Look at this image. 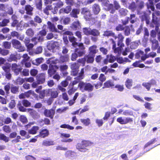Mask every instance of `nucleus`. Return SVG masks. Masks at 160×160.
Returning <instances> with one entry per match:
<instances>
[{"label": "nucleus", "mask_w": 160, "mask_h": 160, "mask_svg": "<svg viewBox=\"0 0 160 160\" xmlns=\"http://www.w3.org/2000/svg\"><path fill=\"white\" fill-rule=\"evenodd\" d=\"M11 36L16 37L17 39L21 41H23L24 38V35H21L18 32L16 31H13L11 32Z\"/></svg>", "instance_id": "393cba45"}, {"label": "nucleus", "mask_w": 160, "mask_h": 160, "mask_svg": "<svg viewBox=\"0 0 160 160\" xmlns=\"http://www.w3.org/2000/svg\"><path fill=\"white\" fill-rule=\"evenodd\" d=\"M23 105L25 107H30L31 105V103L28 100L26 99L23 100L22 101V103Z\"/></svg>", "instance_id": "338daca9"}, {"label": "nucleus", "mask_w": 160, "mask_h": 160, "mask_svg": "<svg viewBox=\"0 0 160 160\" xmlns=\"http://www.w3.org/2000/svg\"><path fill=\"white\" fill-rule=\"evenodd\" d=\"M136 4L137 8L138 9H142L144 7V3L143 1L137 0L136 1Z\"/></svg>", "instance_id": "ea45409f"}, {"label": "nucleus", "mask_w": 160, "mask_h": 160, "mask_svg": "<svg viewBox=\"0 0 160 160\" xmlns=\"http://www.w3.org/2000/svg\"><path fill=\"white\" fill-rule=\"evenodd\" d=\"M100 32L98 30L95 28L91 29L90 35H92L94 37H98L99 36Z\"/></svg>", "instance_id": "79ce46f5"}, {"label": "nucleus", "mask_w": 160, "mask_h": 160, "mask_svg": "<svg viewBox=\"0 0 160 160\" xmlns=\"http://www.w3.org/2000/svg\"><path fill=\"white\" fill-rule=\"evenodd\" d=\"M42 144L44 146H49L54 145V142L53 141L51 140L46 139L43 141Z\"/></svg>", "instance_id": "58836bf2"}, {"label": "nucleus", "mask_w": 160, "mask_h": 160, "mask_svg": "<svg viewBox=\"0 0 160 160\" xmlns=\"http://www.w3.org/2000/svg\"><path fill=\"white\" fill-rule=\"evenodd\" d=\"M26 33L28 36L32 37L34 35V32L32 28H29L26 31Z\"/></svg>", "instance_id": "864d4df0"}, {"label": "nucleus", "mask_w": 160, "mask_h": 160, "mask_svg": "<svg viewBox=\"0 0 160 160\" xmlns=\"http://www.w3.org/2000/svg\"><path fill=\"white\" fill-rule=\"evenodd\" d=\"M118 12L120 16H125L127 15L128 11L124 8H121L118 10Z\"/></svg>", "instance_id": "de8ad7c7"}, {"label": "nucleus", "mask_w": 160, "mask_h": 160, "mask_svg": "<svg viewBox=\"0 0 160 160\" xmlns=\"http://www.w3.org/2000/svg\"><path fill=\"white\" fill-rule=\"evenodd\" d=\"M49 67V68L48 70V77H51L56 73L57 69L59 68V67L57 65H53L50 64Z\"/></svg>", "instance_id": "1a4fd4ad"}, {"label": "nucleus", "mask_w": 160, "mask_h": 160, "mask_svg": "<svg viewBox=\"0 0 160 160\" xmlns=\"http://www.w3.org/2000/svg\"><path fill=\"white\" fill-rule=\"evenodd\" d=\"M25 10L26 11V13L27 14L32 16L33 15L32 11L33 8L30 5H27L25 7Z\"/></svg>", "instance_id": "cd10ccee"}, {"label": "nucleus", "mask_w": 160, "mask_h": 160, "mask_svg": "<svg viewBox=\"0 0 160 160\" xmlns=\"http://www.w3.org/2000/svg\"><path fill=\"white\" fill-rule=\"evenodd\" d=\"M112 42L113 44L112 49L113 50L114 52L116 54H120L121 53L122 48L123 47H121L120 45L118 46L119 47L116 48V42L113 39H111Z\"/></svg>", "instance_id": "2eb2a0df"}, {"label": "nucleus", "mask_w": 160, "mask_h": 160, "mask_svg": "<svg viewBox=\"0 0 160 160\" xmlns=\"http://www.w3.org/2000/svg\"><path fill=\"white\" fill-rule=\"evenodd\" d=\"M11 68V63L6 62L4 65L2 67V68L5 72L10 71V68Z\"/></svg>", "instance_id": "4c0bfd02"}, {"label": "nucleus", "mask_w": 160, "mask_h": 160, "mask_svg": "<svg viewBox=\"0 0 160 160\" xmlns=\"http://www.w3.org/2000/svg\"><path fill=\"white\" fill-rule=\"evenodd\" d=\"M69 59V56L68 54L64 55H61L60 57L59 61L61 63H63L66 62L68 61Z\"/></svg>", "instance_id": "e433bc0d"}, {"label": "nucleus", "mask_w": 160, "mask_h": 160, "mask_svg": "<svg viewBox=\"0 0 160 160\" xmlns=\"http://www.w3.org/2000/svg\"><path fill=\"white\" fill-rule=\"evenodd\" d=\"M80 122L84 126H88L91 124V121L88 118L81 119Z\"/></svg>", "instance_id": "2f4dec72"}, {"label": "nucleus", "mask_w": 160, "mask_h": 160, "mask_svg": "<svg viewBox=\"0 0 160 160\" xmlns=\"http://www.w3.org/2000/svg\"><path fill=\"white\" fill-rule=\"evenodd\" d=\"M17 107L19 111L22 112H25L26 111L27 109L23 106H22V103L20 102H19L17 104Z\"/></svg>", "instance_id": "6e6d98bb"}, {"label": "nucleus", "mask_w": 160, "mask_h": 160, "mask_svg": "<svg viewBox=\"0 0 160 160\" xmlns=\"http://www.w3.org/2000/svg\"><path fill=\"white\" fill-rule=\"evenodd\" d=\"M39 129V128L38 126H33L30 129L28 130V133L31 134H35L37 133Z\"/></svg>", "instance_id": "c756f323"}, {"label": "nucleus", "mask_w": 160, "mask_h": 160, "mask_svg": "<svg viewBox=\"0 0 160 160\" xmlns=\"http://www.w3.org/2000/svg\"><path fill=\"white\" fill-rule=\"evenodd\" d=\"M135 17L136 15L133 14H130L129 17H126L125 20H121L122 24L124 26L126 25L129 23V21L132 24L134 23L136 21L133 19V18H135Z\"/></svg>", "instance_id": "423d86ee"}, {"label": "nucleus", "mask_w": 160, "mask_h": 160, "mask_svg": "<svg viewBox=\"0 0 160 160\" xmlns=\"http://www.w3.org/2000/svg\"><path fill=\"white\" fill-rule=\"evenodd\" d=\"M10 21L8 19H3L2 22H0V27H5L7 25V24Z\"/></svg>", "instance_id": "052dcab7"}, {"label": "nucleus", "mask_w": 160, "mask_h": 160, "mask_svg": "<svg viewBox=\"0 0 160 160\" xmlns=\"http://www.w3.org/2000/svg\"><path fill=\"white\" fill-rule=\"evenodd\" d=\"M48 28L52 32H58L57 28H56L54 24L50 21L48 22L47 23Z\"/></svg>", "instance_id": "a878e982"}, {"label": "nucleus", "mask_w": 160, "mask_h": 160, "mask_svg": "<svg viewBox=\"0 0 160 160\" xmlns=\"http://www.w3.org/2000/svg\"><path fill=\"white\" fill-rule=\"evenodd\" d=\"M9 53V50L0 48V54H1L2 56H7L8 54Z\"/></svg>", "instance_id": "5fc2aeb1"}, {"label": "nucleus", "mask_w": 160, "mask_h": 160, "mask_svg": "<svg viewBox=\"0 0 160 160\" xmlns=\"http://www.w3.org/2000/svg\"><path fill=\"white\" fill-rule=\"evenodd\" d=\"M152 42V49L153 50H155L159 46V44L158 41L156 39H153L152 40H151Z\"/></svg>", "instance_id": "c9c22d12"}, {"label": "nucleus", "mask_w": 160, "mask_h": 160, "mask_svg": "<svg viewBox=\"0 0 160 160\" xmlns=\"http://www.w3.org/2000/svg\"><path fill=\"white\" fill-rule=\"evenodd\" d=\"M11 70L16 75H18L20 72H21L22 68L16 63L11 64Z\"/></svg>", "instance_id": "0eeeda50"}, {"label": "nucleus", "mask_w": 160, "mask_h": 160, "mask_svg": "<svg viewBox=\"0 0 160 160\" xmlns=\"http://www.w3.org/2000/svg\"><path fill=\"white\" fill-rule=\"evenodd\" d=\"M113 38L115 40L117 39V41L118 46L120 45L121 47H124V44L123 42L124 38L121 33H118L117 36L115 34L114 37Z\"/></svg>", "instance_id": "6e6552de"}, {"label": "nucleus", "mask_w": 160, "mask_h": 160, "mask_svg": "<svg viewBox=\"0 0 160 160\" xmlns=\"http://www.w3.org/2000/svg\"><path fill=\"white\" fill-rule=\"evenodd\" d=\"M140 18L142 21H145L147 24L148 25L150 23V18L146 13H145L142 15Z\"/></svg>", "instance_id": "7c9ffc66"}, {"label": "nucleus", "mask_w": 160, "mask_h": 160, "mask_svg": "<svg viewBox=\"0 0 160 160\" xmlns=\"http://www.w3.org/2000/svg\"><path fill=\"white\" fill-rule=\"evenodd\" d=\"M36 80L38 84L43 83L46 80V74L43 73L39 74L36 76Z\"/></svg>", "instance_id": "ddd939ff"}, {"label": "nucleus", "mask_w": 160, "mask_h": 160, "mask_svg": "<svg viewBox=\"0 0 160 160\" xmlns=\"http://www.w3.org/2000/svg\"><path fill=\"white\" fill-rule=\"evenodd\" d=\"M0 140H2L7 142H8L9 138L7 137L3 134H0Z\"/></svg>", "instance_id": "0e129e2a"}, {"label": "nucleus", "mask_w": 160, "mask_h": 160, "mask_svg": "<svg viewBox=\"0 0 160 160\" xmlns=\"http://www.w3.org/2000/svg\"><path fill=\"white\" fill-rule=\"evenodd\" d=\"M104 85L105 88H114V82L111 80H108L104 83Z\"/></svg>", "instance_id": "72a5a7b5"}, {"label": "nucleus", "mask_w": 160, "mask_h": 160, "mask_svg": "<svg viewBox=\"0 0 160 160\" xmlns=\"http://www.w3.org/2000/svg\"><path fill=\"white\" fill-rule=\"evenodd\" d=\"M92 11L94 14L98 15L100 12L101 9L99 5L97 3H94L92 6Z\"/></svg>", "instance_id": "412c9836"}, {"label": "nucleus", "mask_w": 160, "mask_h": 160, "mask_svg": "<svg viewBox=\"0 0 160 160\" xmlns=\"http://www.w3.org/2000/svg\"><path fill=\"white\" fill-rule=\"evenodd\" d=\"M3 47L6 49H9L11 48V43L10 42L5 41L2 43Z\"/></svg>", "instance_id": "13d9d810"}, {"label": "nucleus", "mask_w": 160, "mask_h": 160, "mask_svg": "<svg viewBox=\"0 0 160 160\" xmlns=\"http://www.w3.org/2000/svg\"><path fill=\"white\" fill-rule=\"evenodd\" d=\"M47 33V31L45 29L40 31L38 34V41H42L43 40V37L46 35Z\"/></svg>", "instance_id": "5701e85b"}, {"label": "nucleus", "mask_w": 160, "mask_h": 160, "mask_svg": "<svg viewBox=\"0 0 160 160\" xmlns=\"http://www.w3.org/2000/svg\"><path fill=\"white\" fill-rule=\"evenodd\" d=\"M80 12L79 8H73L70 13V16L73 18H77L78 17V15L79 14Z\"/></svg>", "instance_id": "bb28decb"}, {"label": "nucleus", "mask_w": 160, "mask_h": 160, "mask_svg": "<svg viewBox=\"0 0 160 160\" xmlns=\"http://www.w3.org/2000/svg\"><path fill=\"white\" fill-rule=\"evenodd\" d=\"M81 13L83 15L84 18L86 21H90L93 19L92 14L91 10L87 7L82 8Z\"/></svg>", "instance_id": "7ed1b4c3"}, {"label": "nucleus", "mask_w": 160, "mask_h": 160, "mask_svg": "<svg viewBox=\"0 0 160 160\" xmlns=\"http://www.w3.org/2000/svg\"><path fill=\"white\" fill-rule=\"evenodd\" d=\"M78 83V88L82 92L85 91L91 92L93 90L94 87L90 82H84L81 81Z\"/></svg>", "instance_id": "f03ea898"}, {"label": "nucleus", "mask_w": 160, "mask_h": 160, "mask_svg": "<svg viewBox=\"0 0 160 160\" xmlns=\"http://www.w3.org/2000/svg\"><path fill=\"white\" fill-rule=\"evenodd\" d=\"M60 128H61L67 129L69 130H72L74 128V127L71 126L68 124H63L60 126Z\"/></svg>", "instance_id": "09e8293b"}, {"label": "nucleus", "mask_w": 160, "mask_h": 160, "mask_svg": "<svg viewBox=\"0 0 160 160\" xmlns=\"http://www.w3.org/2000/svg\"><path fill=\"white\" fill-rule=\"evenodd\" d=\"M124 34L125 36H128L130 34L131 30L129 26H127L124 27Z\"/></svg>", "instance_id": "bf43d9fd"}, {"label": "nucleus", "mask_w": 160, "mask_h": 160, "mask_svg": "<svg viewBox=\"0 0 160 160\" xmlns=\"http://www.w3.org/2000/svg\"><path fill=\"white\" fill-rule=\"evenodd\" d=\"M47 48L48 50H53L54 49L58 48L59 47L57 42L51 41L48 43Z\"/></svg>", "instance_id": "a211bd4d"}, {"label": "nucleus", "mask_w": 160, "mask_h": 160, "mask_svg": "<svg viewBox=\"0 0 160 160\" xmlns=\"http://www.w3.org/2000/svg\"><path fill=\"white\" fill-rule=\"evenodd\" d=\"M49 134V131L47 128L42 129L39 130V133L35 137L44 138L48 137Z\"/></svg>", "instance_id": "9b49d317"}, {"label": "nucleus", "mask_w": 160, "mask_h": 160, "mask_svg": "<svg viewBox=\"0 0 160 160\" xmlns=\"http://www.w3.org/2000/svg\"><path fill=\"white\" fill-rule=\"evenodd\" d=\"M115 33L112 31L106 30L104 32L103 36L105 37L112 36L113 37H114Z\"/></svg>", "instance_id": "49530a36"}, {"label": "nucleus", "mask_w": 160, "mask_h": 160, "mask_svg": "<svg viewBox=\"0 0 160 160\" xmlns=\"http://www.w3.org/2000/svg\"><path fill=\"white\" fill-rule=\"evenodd\" d=\"M138 46V43L137 41L132 42L130 43V48L132 49H136Z\"/></svg>", "instance_id": "4d7b16f0"}, {"label": "nucleus", "mask_w": 160, "mask_h": 160, "mask_svg": "<svg viewBox=\"0 0 160 160\" xmlns=\"http://www.w3.org/2000/svg\"><path fill=\"white\" fill-rule=\"evenodd\" d=\"M69 41L72 43V45L74 47H77L78 45L77 39L73 36H71L68 37Z\"/></svg>", "instance_id": "f704fd0d"}, {"label": "nucleus", "mask_w": 160, "mask_h": 160, "mask_svg": "<svg viewBox=\"0 0 160 160\" xmlns=\"http://www.w3.org/2000/svg\"><path fill=\"white\" fill-rule=\"evenodd\" d=\"M91 142L87 140H83L81 143H78L76 145V148L80 151H82L81 150L86 149V148L91 146Z\"/></svg>", "instance_id": "39448f33"}, {"label": "nucleus", "mask_w": 160, "mask_h": 160, "mask_svg": "<svg viewBox=\"0 0 160 160\" xmlns=\"http://www.w3.org/2000/svg\"><path fill=\"white\" fill-rule=\"evenodd\" d=\"M95 57L89 53L85 55L84 57L86 63L87 64H92L94 62Z\"/></svg>", "instance_id": "f3484780"}, {"label": "nucleus", "mask_w": 160, "mask_h": 160, "mask_svg": "<svg viewBox=\"0 0 160 160\" xmlns=\"http://www.w3.org/2000/svg\"><path fill=\"white\" fill-rule=\"evenodd\" d=\"M84 68H82L80 72L78 73V75L75 77L74 78V80L70 83L69 87L70 88L68 91V93L69 95H72L77 90V88H74V86L78 83L84 78Z\"/></svg>", "instance_id": "f257e3e1"}, {"label": "nucleus", "mask_w": 160, "mask_h": 160, "mask_svg": "<svg viewBox=\"0 0 160 160\" xmlns=\"http://www.w3.org/2000/svg\"><path fill=\"white\" fill-rule=\"evenodd\" d=\"M19 89L18 86H15L13 85H12L10 88L11 92L13 94L18 93L19 91Z\"/></svg>", "instance_id": "c03bdc74"}, {"label": "nucleus", "mask_w": 160, "mask_h": 160, "mask_svg": "<svg viewBox=\"0 0 160 160\" xmlns=\"http://www.w3.org/2000/svg\"><path fill=\"white\" fill-rule=\"evenodd\" d=\"M20 58V57L18 56L17 54H11L7 59V61L9 62H17L18 60H19Z\"/></svg>", "instance_id": "aec40b11"}, {"label": "nucleus", "mask_w": 160, "mask_h": 160, "mask_svg": "<svg viewBox=\"0 0 160 160\" xmlns=\"http://www.w3.org/2000/svg\"><path fill=\"white\" fill-rule=\"evenodd\" d=\"M117 121L121 124H125L133 122V119L129 117H125L123 118L122 117L117 118Z\"/></svg>", "instance_id": "9d476101"}, {"label": "nucleus", "mask_w": 160, "mask_h": 160, "mask_svg": "<svg viewBox=\"0 0 160 160\" xmlns=\"http://www.w3.org/2000/svg\"><path fill=\"white\" fill-rule=\"evenodd\" d=\"M97 47L96 45H93L90 46L88 48V53L95 56L96 54L98 52V50L97 49Z\"/></svg>", "instance_id": "4be33fe9"}, {"label": "nucleus", "mask_w": 160, "mask_h": 160, "mask_svg": "<svg viewBox=\"0 0 160 160\" xmlns=\"http://www.w3.org/2000/svg\"><path fill=\"white\" fill-rule=\"evenodd\" d=\"M128 8L131 10L132 11H134L137 8L136 3L134 2H132L129 4Z\"/></svg>", "instance_id": "603ef678"}, {"label": "nucleus", "mask_w": 160, "mask_h": 160, "mask_svg": "<svg viewBox=\"0 0 160 160\" xmlns=\"http://www.w3.org/2000/svg\"><path fill=\"white\" fill-rule=\"evenodd\" d=\"M48 96L50 95L51 98H54L58 97V92L54 90V89L49 88L48 89Z\"/></svg>", "instance_id": "6ab92c4d"}, {"label": "nucleus", "mask_w": 160, "mask_h": 160, "mask_svg": "<svg viewBox=\"0 0 160 160\" xmlns=\"http://www.w3.org/2000/svg\"><path fill=\"white\" fill-rule=\"evenodd\" d=\"M55 5V7L57 8V10H58V8H60L62 7L64 5L63 2L60 0H58V2L56 3L53 4Z\"/></svg>", "instance_id": "680f3d73"}, {"label": "nucleus", "mask_w": 160, "mask_h": 160, "mask_svg": "<svg viewBox=\"0 0 160 160\" xmlns=\"http://www.w3.org/2000/svg\"><path fill=\"white\" fill-rule=\"evenodd\" d=\"M132 80L131 79L127 78L125 82L126 87L128 89H130L132 85Z\"/></svg>", "instance_id": "a18cd8bd"}, {"label": "nucleus", "mask_w": 160, "mask_h": 160, "mask_svg": "<svg viewBox=\"0 0 160 160\" xmlns=\"http://www.w3.org/2000/svg\"><path fill=\"white\" fill-rule=\"evenodd\" d=\"M22 58L23 59L21 61V63L23 64L24 62L28 61L30 59V58L27 54H24L22 56Z\"/></svg>", "instance_id": "69168bd1"}, {"label": "nucleus", "mask_w": 160, "mask_h": 160, "mask_svg": "<svg viewBox=\"0 0 160 160\" xmlns=\"http://www.w3.org/2000/svg\"><path fill=\"white\" fill-rule=\"evenodd\" d=\"M79 95V93L78 92H76L74 96L73 99L69 100L68 102V103L70 106L73 105L75 102V101Z\"/></svg>", "instance_id": "a19ab883"}, {"label": "nucleus", "mask_w": 160, "mask_h": 160, "mask_svg": "<svg viewBox=\"0 0 160 160\" xmlns=\"http://www.w3.org/2000/svg\"><path fill=\"white\" fill-rule=\"evenodd\" d=\"M43 113L45 117L49 118L50 119H52L53 118L55 112L54 110L52 109H45Z\"/></svg>", "instance_id": "f8f14e48"}, {"label": "nucleus", "mask_w": 160, "mask_h": 160, "mask_svg": "<svg viewBox=\"0 0 160 160\" xmlns=\"http://www.w3.org/2000/svg\"><path fill=\"white\" fill-rule=\"evenodd\" d=\"M104 6L106 7V10L109 11L111 13L113 14L115 12L116 10L114 7L113 4L107 3Z\"/></svg>", "instance_id": "b1692460"}, {"label": "nucleus", "mask_w": 160, "mask_h": 160, "mask_svg": "<svg viewBox=\"0 0 160 160\" xmlns=\"http://www.w3.org/2000/svg\"><path fill=\"white\" fill-rule=\"evenodd\" d=\"M135 58L137 59H139L141 58L142 61H144L148 57L144 55V52L143 51L140 50H138L135 54Z\"/></svg>", "instance_id": "4468645a"}, {"label": "nucleus", "mask_w": 160, "mask_h": 160, "mask_svg": "<svg viewBox=\"0 0 160 160\" xmlns=\"http://www.w3.org/2000/svg\"><path fill=\"white\" fill-rule=\"evenodd\" d=\"M91 28H90L84 27L82 28V32L84 35L89 36Z\"/></svg>", "instance_id": "8fccbe9b"}, {"label": "nucleus", "mask_w": 160, "mask_h": 160, "mask_svg": "<svg viewBox=\"0 0 160 160\" xmlns=\"http://www.w3.org/2000/svg\"><path fill=\"white\" fill-rule=\"evenodd\" d=\"M11 42L13 47L17 49L18 52H22L25 50L24 47L18 40L13 39L11 41Z\"/></svg>", "instance_id": "20e7f679"}, {"label": "nucleus", "mask_w": 160, "mask_h": 160, "mask_svg": "<svg viewBox=\"0 0 160 160\" xmlns=\"http://www.w3.org/2000/svg\"><path fill=\"white\" fill-rule=\"evenodd\" d=\"M48 5L49 10L51 11V12L53 14H56L57 13L58 10H57V8L55 7V6L54 7V8H53L51 5Z\"/></svg>", "instance_id": "e2e57ef3"}, {"label": "nucleus", "mask_w": 160, "mask_h": 160, "mask_svg": "<svg viewBox=\"0 0 160 160\" xmlns=\"http://www.w3.org/2000/svg\"><path fill=\"white\" fill-rule=\"evenodd\" d=\"M2 130L6 132L9 133L11 131V129L10 127L8 125H4L2 127Z\"/></svg>", "instance_id": "774afa93"}, {"label": "nucleus", "mask_w": 160, "mask_h": 160, "mask_svg": "<svg viewBox=\"0 0 160 160\" xmlns=\"http://www.w3.org/2000/svg\"><path fill=\"white\" fill-rule=\"evenodd\" d=\"M25 82V78L18 77L15 81V83L17 85H21Z\"/></svg>", "instance_id": "3c124183"}, {"label": "nucleus", "mask_w": 160, "mask_h": 160, "mask_svg": "<svg viewBox=\"0 0 160 160\" xmlns=\"http://www.w3.org/2000/svg\"><path fill=\"white\" fill-rule=\"evenodd\" d=\"M80 26L79 22L78 20L73 22L70 26V28L72 30L75 31L78 29V28Z\"/></svg>", "instance_id": "473e14b6"}, {"label": "nucleus", "mask_w": 160, "mask_h": 160, "mask_svg": "<svg viewBox=\"0 0 160 160\" xmlns=\"http://www.w3.org/2000/svg\"><path fill=\"white\" fill-rule=\"evenodd\" d=\"M72 10V7L70 6H66L65 8H62L60 10V12H63L68 14Z\"/></svg>", "instance_id": "37998d69"}, {"label": "nucleus", "mask_w": 160, "mask_h": 160, "mask_svg": "<svg viewBox=\"0 0 160 160\" xmlns=\"http://www.w3.org/2000/svg\"><path fill=\"white\" fill-rule=\"evenodd\" d=\"M48 89H45L41 90L38 93L39 94L40 99H43L45 96H48Z\"/></svg>", "instance_id": "c85d7f7f"}, {"label": "nucleus", "mask_w": 160, "mask_h": 160, "mask_svg": "<svg viewBox=\"0 0 160 160\" xmlns=\"http://www.w3.org/2000/svg\"><path fill=\"white\" fill-rule=\"evenodd\" d=\"M156 82L153 79L150 80L149 82H144L142 83V85L146 88L148 91H149L152 85H156Z\"/></svg>", "instance_id": "dca6fc26"}]
</instances>
